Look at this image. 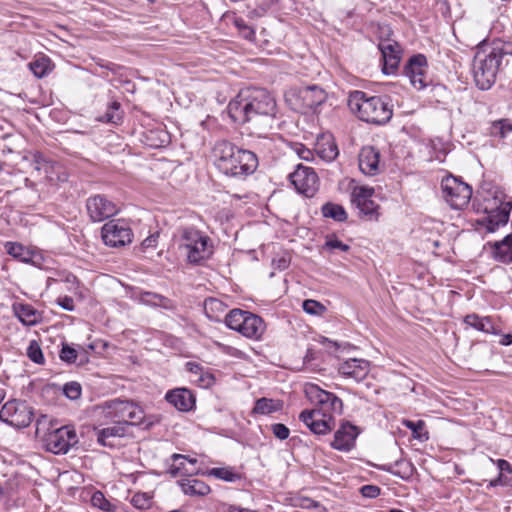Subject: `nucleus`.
Segmentation results:
<instances>
[{
	"instance_id": "1",
	"label": "nucleus",
	"mask_w": 512,
	"mask_h": 512,
	"mask_svg": "<svg viewBox=\"0 0 512 512\" xmlns=\"http://www.w3.org/2000/svg\"><path fill=\"white\" fill-rule=\"evenodd\" d=\"M229 117L237 124H248L258 135L271 130L275 123L277 105L274 97L265 89L241 90L227 107Z\"/></svg>"
},
{
	"instance_id": "2",
	"label": "nucleus",
	"mask_w": 512,
	"mask_h": 512,
	"mask_svg": "<svg viewBox=\"0 0 512 512\" xmlns=\"http://www.w3.org/2000/svg\"><path fill=\"white\" fill-rule=\"evenodd\" d=\"M304 392L313 409L303 410L299 419L317 435H325L335 428V416L343 410V402L334 393L323 390L318 385L307 383Z\"/></svg>"
},
{
	"instance_id": "3",
	"label": "nucleus",
	"mask_w": 512,
	"mask_h": 512,
	"mask_svg": "<svg viewBox=\"0 0 512 512\" xmlns=\"http://www.w3.org/2000/svg\"><path fill=\"white\" fill-rule=\"evenodd\" d=\"M215 165L220 172L231 177L247 176L258 165L256 155L227 141H218L213 149Z\"/></svg>"
},
{
	"instance_id": "4",
	"label": "nucleus",
	"mask_w": 512,
	"mask_h": 512,
	"mask_svg": "<svg viewBox=\"0 0 512 512\" xmlns=\"http://www.w3.org/2000/svg\"><path fill=\"white\" fill-rule=\"evenodd\" d=\"M348 107L360 120L372 124H385L393 115L392 107L385 98L369 97L359 90L349 94Z\"/></svg>"
},
{
	"instance_id": "5",
	"label": "nucleus",
	"mask_w": 512,
	"mask_h": 512,
	"mask_svg": "<svg viewBox=\"0 0 512 512\" xmlns=\"http://www.w3.org/2000/svg\"><path fill=\"white\" fill-rule=\"evenodd\" d=\"M211 239L194 227L180 229V248L185 250L190 263H200L212 254Z\"/></svg>"
},
{
	"instance_id": "6",
	"label": "nucleus",
	"mask_w": 512,
	"mask_h": 512,
	"mask_svg": "<svg viewBox=\"0 0 512 512\" xmlns=\"http://www.w3.org/2000/svg\"><path fill=\"white\" fill-rule=\"evenodd\" d=\"M500 59L490 47L479 50L473 61V74L476 85L481 90L489 89L495 82Z\"/></svg>"
},
{
	"instance_id": "7",
	"label": "nucleus",
	"mask_w": 512,
	"mask_h": 512,
	"mask_svg": "<svg viewBox=\"0 0 512 512\" xmlns=\"http://www.w3.org/2000/svg\"><path fill=\"white\" fill-rule=\"evenodd\" d=\"M101 414L107 422L124 423L128 427L139 425L144 418V412L139 406L120 399L105 402L101 407Z\"/></svg>"
},
{
	"instance_id": "8",
	"label": "nucleus",
	"mask_w": 512,
	"mask_h": 512,
	"mask_svg": "<svg viewBox=\"0 0 512 512\" xmlns=\"http://www.w3.org/2000/svg\"><path fill=\"white\" fill-rule=\"evenodd\" d=\"M441 189L444 199L453 209L466 207L472 196L470 185L453 175H447L442 179Z\"/></svg>"
},
{
	"instance_id": "9",
	"label": "nucleus",
	"mask_w": 512,
	"mask_h": 512,
	"mask_svg": "<svg viewBox=\"0 0 512 512\" xmlns=\"http://www.w3.org/2000/svg\"><path fill=\"white\" fill-rule=\"evenodd\" d=\"M512 210L511 201H503L501 197L494 196L493 199L485 200L484 211L487 214L484 218L489 232H494L500 226L505 225Z\"/></svg>"
},
{
	"instance_id": "10",
	"label": "nucleus",
	"mask_w": 512,
	"mask_h": 512,
	"mask_svg": "<svg viewBox=\"0 0 512 512\" xmlns=\"http://www.w3.org/2000/svg\"><path fill=\"white\" fill-rule=\"evenodd\" d=\"M33 418V412L25 401L10 400L0 410V419L16 428L27 427Z\"/></svg>"
},
{
	"instance_id": "11",
	"label": "nucleus",
	"mask_w": 512,
	"mask_h": 512,
	"mask_svg": "<svg viewBox=\"0 0 512 512\" xmlns=\"http://www.w3.org/2000/svg\"><path fill=\"white\" fill-rule=\"evenodd\" d=\"M289 178L295 189L306 197H313L318 191L319 179L311 167L299 164Z\"/></svg>"
},
{
	"instance_id": "12",
	"label": "nucleus",
	"mask_w": 512,
	"mask_h": 512,
	"mask_svg": "<svg viewBox=\"0 0 512 512\" xmlns=\"http://www.w3.org/2000/svg\"><path fill=\"white\" fill-rule=\"evenodd\" d=\"M77 443L76 431L69 426H63L54 430L46 438L47 450L54 454H65Z\"/></svg>"
},
{
	"instance_id": "13",
	"label": "nucleus",
	"mask_w": 512,
	"mask_h": 512,
	"mask_svg": "<svg viewBox=\"0 0 512 512\" xmlns=\"http://www.w3.org/2000/svg\"><path fill=\"white\" fill-rule=\"evenodd\" d=\"M102 239L107 246L121 247L132 241V231L122 221H109L101 229Z\"/></svg>"
},
{
	"instance_id": "14",
	"label": "nucleus",
	"mask_w": 512,
	"mask_h": 512,
	"mask_svg": "<svg viewBox=\"0 0 512 512\" xmlns=\"http://www.w3.org/2000/svg\"><path fill=\"white\" fill-rule=\"evenodd\" d=\"M31 166L39 175H43L49 182L65 181L66 175L62 166L40 152L32 154Z\"/></svg>"
},
{
	"instance_id": "15",
	"label": "nucleus",
	"mask_w": 512,
	"mask_h": 512,
	"mask_svg": "<svg viewBox=\"0 0 512 512\" xmlns=\"http://www.w3.org/2000/svg\"><path fill=\"white\" fill-rule=\"evenodd\" d=\"M86 208L90 219L94 222H101L117 213L116 205L103 195L89 197Z\"/></svg>"
},
{
	"instance_id": "16",
	"label": "nucleus",
	"mask_w": 512,
	"mask_h": 512,
	"mask_svg": "<svg viewBox=\"0 0 512 512\" xmlns=\"http://www.w3.org/2000/svg\"><path fill=\"white\" fill-rule=\"evenodd\" d=\"M427 60L422 54L412 56L404 67V74L417 90H422L427 85Z\"/></svg>"
},
{
	"instance_id": "17",
	"label": "nucleus",
	"mask_w": 512,
	"mask_h": 512,
	"mask_svg": "<svg viewBox=\"0 0 512 512\" xmlns=\"http://www.w3.org/2000/svg\"><path fill=\"white\" fill-rule=\"evenodd\" d=\"M295 96L299 102L296 109L304 113L315 110L325 102L327 97L325 91L316 85L299 89Z\"/></svg>"
},
{
	"instance_id": "18",
	"label": "nucleus",
	"mask_w": 512,
	"mask_h": 512,
	"mask_svg": "<svg viewBox=\"0 0 512 512\" xmlns=\"http://www.w3.org/2000/svg\"><path fill=\"white\" fill-rule=\"evenodd\" d=\"M358 434L359 430L355 425L344 422L336 430L331 446L336 450L349 451L353 448Z\"/></svg>"
},
{
	"instance_id": "19",
	"label": "nucleus",
	"mask_w": 512,
	"mask_h": 512,
	"mask_svg": "<svg viewBox=\"0 0 512 512\" xmlns=\"http://www.w3.org/2000/svg\"><path fill=\"white\" fill-rule=\"evenodd\" d=\"M370 370V363L364 359L351 358L342 362L338 372L345 378L360 382L366 378Z\"/></svg>"
},
{
	"instance_id": "20",
	"label": "nucleus",
	"mask_w": 512,
	"mask_h": 512,
	"mask_svg": "<svg viewBox=\"0 0 512 512\" xmlns=\"http://www.w3.org/2000/svg\"><path fill=\"white\" fill-rule=\"evenodd\" d=\"M359 168L365 175L374 176L380 171V153L373 146H365L358 157Z\"/></svg>"
},
{
	"instance_id": "21",
	"label": "nucleus",
	"mask_w": 512,
	"mask_h": 512,
	"mask_svg": "<svg viewBox=\"0 0 512 512\" xmlns=\"http://www.w3.org/2000/svg\"><path fill=\"white\" fill-rule=\"evenodd\" d=\"M379 49L383 58V72L385 74L393 73L400 62L401 49L398 43L383 41L379 44Z\"/></svg>"
},
{
	"instance_id": "22",
	"label": "nucleus",
	"mask_w": 512,
	"mask_h": 512,
	"mask_svg": "<svg viewBox=\"0 0 512 512\" xmlns=\"http://www.w3.org/2000/svg\"><path fill=\"white\" fill-rule=\"evenodd\" d=\"M165 399L179 411H189L195 404L193 393L186 388H177L167 392Z\"/></svg>"
},
{
	"instance_id": "23",
	"label": "nucleus",
	"mask_w": 512,
	"mask_h": 512,
	"mask_svg": "<svg viewBox=\"0 0 512 512\" xmlns=\"http://www.w3.org/2000/svg\"><path fill=\"white\" fill-rule=\"evenodd\" d=\"M112 426L97 429V441L99 444L107 447H113L112 439L124 437L127 433L128 426L124 423L112 422Z\"/></svg>"
},
{
	"instance_id": "24",
	"label": "nucleus",
	"mask_w": 512,
	"mask_h": 512,
	"mask_svg": "<svg viewBox=\"0 0 512 512\" xmlns=\"http://www.w3.org/2000/svg\"><path fill=\"white\" fill-rule=\"evenodd\" d=\"M265 323L263 319L250 312L248 316L245 317L244 323H242L238 332L247 338L259 339L265 331Z\"/></svg>"
},
{
	"instance_id": "25",
	"label": "nucleus",
	"mask_w": 512,
	"mask_h": 512,
	"mask_svg": "<svg viewBox=\"0 0 512 512\" xmlns=\"http://www.w3.org/2000/svg\"><path fill=\"white\" fill-rule=\"evenodd\" d=\"M6 251L12 257L20 260L23 263H29L35 266H40V256L33 251L25 248L19 243L16 242H7L5 244Z\"/></svg>"
},
{
	"instance_id": "26",
	"label": "nucleus",
	"mask_w": 512,
	"mask_h": 512,
	"mask_svg": "<svg viewBox=\"0 0 512 512\" xmlns=\"http://www.w3.org/2000/svg\"><path fill=\"white\" fill-rule=\"evenodd\" d=\"M13 311L16 317L27 326L35 325L41 321V313L30 304L14 303Z\"/></svg>"
},
{
	"instance_id": "27",
	"label": "nucleus",
	"mask_w": 512,
	"mask_h": 512,
	"mask_svg": "<svg viewBox=\"0 0 512 512\" xmlns=\"http://www.w3.org/2000/svg\"><path fill=\"white\" fill-rule=\"evenodd\" d=\"M494 258L502 263L512 262V234L505 236L493 245Z\"/></svg>"
},
{
	"instance_id": "28",
	"label": "nucleus",
	"mask_w": 512,
	"mask_h": 512,
	"mask_svg": "<svg viewBox=\"0 0 512 512\" xmlns=\"http://www.w3.org/2000/svg\"><path fill=\"white\" fill-rule=\"evenodd\" d=\"M282 408L283 402L281 400L260 398L255 402L252 413L260 415H269L274 412L282 410Z\"/></svg>"
},
{
	"instance_id": "29",
	"label": "nucleus",
	"mask_w": 512,
	"mask_h": 512,
	"mask_svg": "<svg viewBox=\"0 0 512 512\" xmlns=\"http://www.w3.org/2000/svg\"><path fill=\"white\" fill-rule=\"evenodd\" d=\"M316 151L318 155L326 161L334 160L338 155V148L335 142L328 138H323L321 141L317 143Z\"/></svg>"
},
{
	"instance_id": "30",
	"label": "nucleus",
	"mask_w": 512,
	"mask_h": 512,
	"mask_svg": "<svg viewBox=\"0 0 512 512\" xmlns=\"http://www.w3.org/2000/svg\"><path fill=\"white\" fill-rule=\"evenodd\" d=\"M140 301L145 305L162 307L165 309H172L174 307L170 299L152 292L142 293L140 296Z\"/></svg>"
},
{
	"instance_id": "31",
	"label": "nucleus",
	"mask_w": 512,
	"mask_h": 512,
	"mask_svg": "<svg viewBox=\"0 0 512 512\" xmlns=\"http://www.w3.org/2000/svg\"><path fill=\"white\" fill-rule=\"evenodd\" d=\"M181 486L183 492L187 495L204 496L210 492V487L198 479H188Z\"/></svg>"
},
{
	"instance_id": "32",
	"label": "nucleus",
	"mask_w": 512,
	"mask_h": 512,
	"mask_svg": "<svg viewBox=\"0 0 512 512\" xmlns=\"http://www.w3.org/2000/svg\"><path fill=\"white\" fill-rule=\"evenodd\" d=\"M512 133V120L504 118L493 121L489 128V135L500 139L506 138Z\"/></svg>"
},
{
	"instance_id": "33",
	"label": "nucleus",
	"mask_w": 512,
	"mask_h": 512,
	"mask_svg": "<svg viewBox=\"0 0 512 512\" xmlns=\"http://www.w3.org/2000/svg\"><path fill=\"white\" fill-rule=\"evenodd\" d=\"M464 322L467 325L485 333H490L494 330L493 323L488 317H479L476 314H470L465 317Z\"/></svg>"
},
{
	"instance_id": "34",
	"label": "nucleus",
	"mask_w": 512,
	"mask_h": 512,
	"mask_svg": "<svg viewBox=\"0 0 512 512\" xmlns=\"http://www.w3.org/2000/svg\"><path fill=\"white\" fill-rule=\"evenodd\" d=\"M225 310V304L216 298H209L204 301V311L208 318L212 320H218Z\"/></svg>"
},
{
	"instance_id": "35",
	"label": "nucleus",
	"mask_w": 512,
	"mask_h": 512,
	"mask_svg": "<svg viewBox=\"0 0 512 512\" xmlns=\"http://www.w3.org/2000/svg\"><path fill=\"white\" fill-rule=\"evenodd\" d=\"M322 214L326 218H332L335 221L343 222L347 219V213L345 209L335 203H326L322 207Z\"/></svg>"
},
{
	"instance_id": "36",
	"label": "nucleus",
	"mask_w": 512,
	"mask_h": 512,
	"mask_svg": "<svg viewBox=\"0 0 512 512\" xmlns=\"http://www.w3.org/2000/svg\"><path fill=\"white\" fill-rule=\"evenodd\" d=\"M250 314L249 311H244L241 309H232L225 317L226 325L238 332L242 323L245 321V317Z\"/></svg>"
},
{
	"instance_id": "37",
	"label": "nucleus",
	"mask_w": 512,
	"mask_h": 512,
	"mask_svg": "<svg viewBox=\"0 0 512 512\" xmlns=\"http://www.w3.org/2000/svg\"><path fill=\"white\" fill-rule=\"evenodd\" d=\"M29 68L36 77L42 78L51 71V62L46 57H40L32 61Z\"/></svg>"
},
{
	"instance_id": "38",
	"label": "nucleus",
	"mask_w": 512,
	"mask_h": 512,
	"mask_svg": "<svg viewBox=\"0 0 512 512\" xmlns=\"http://www.w3.org/2000/svg\"><path fill=\"white\" fill-rule=\"evenodd\" d=\"M394 466L399 468V469L398 470H393L392 466H389L387 468L385 467L383 469L385 471L389 472V473H392V474H394L396 476L401 477L402 479H408L413 474L414 467L409 462H406V461H403V460H398V461H396L394 463Z\"/></svg>"
},
{
	"instance_id": "39",
	"label": "nucleus",
	"mask_w": 512,
	"mask_h": 512,
	"mask_svg": "<svg viewBox=\"0 0 512 512\" xmlns=\"http://www.w3.org/2000/svg\"><path fill=\"white\" fill-rule=\"evenodd\" d=\"M373 194H374L373 188L366 187V186L355 187L351 194V202L355 206H359L361 203L372 198Z\"/></svg>"
},
{
	"instance_id": "40",
	"label": "nucleus",
	"mask_w": 512,
	"mask_h": 512,
	"mask_svg": "<svg viewBox=\"0 0 512 512\" xmlns=\"http://www.w3.org/2000/svg\"><path fill=\"white\" fill-rule=\"evenodd\" d=\"M209 475H212L226 482H235L241 479V475L239 473L234 472L232 468L228 467L212 468L209 471Z\"/></svg>"
},
{
	"instance_id": "41",
	"label": "nucleus",
	"mask_w": 512,
	"mask_h": 512,
	"mask_svg": "<svg viewBox=\"0 0 512 512\" xmlns=\"http://www.w3.org/2000/svg\"><path fill=\"white\" fill-rule=\"evenodd\" d=\"M120 110V103L117 101H114L110 104L105 114L100 118L101 121H105L108 123H118L121 121L122 116L119 112Z\"/></svg>"
},
{
	"instance_id": "42",
	"label": "nucleus",
	"mask_w": 512,
	"mask_h": 512,
	"mask_svg": "<svg viewBox=\"0 0 512 512\" xmlns=\"http://www.w3.org/2000/svg\"><path fill=\"white\" fill-rule=\"evenodd\" d=\"M91 504L93 507L99 508L106 512L113 511L114 506L105 498L104 494L96 491L92 494Z\"/></svg>"
},
{
	"instance_id": "43",
	"label": "nucleus",
	"mask_w": 512,
	"mask_h": 512,
	"mask_svg": "<svg viewBox=\"0 0 512 512\" xmlns=\"http://www.w3.org/2000/svg\"><path fill=\"white\" fill-rule=\"evenodd\" d=\"M131 504L140 510L149 509L152 505V498L147 493H136L131 498Z\"/></svg>"
},
{
	"instance_id": "44",
	"label": "nucleus",
	"mask_w": 512,
	"mask_h": 512,
	"mask_svg": "<svg viewBox=\"0 0 512 512\" xmlns=\"http://www.w3.org/2000/svg\"><path fill=\"white\" fill-rule=\"evenodd\" d=\"M495 54H497L500 61L505 55H512V40L511 41H495L492 46H489Z\"/></svg>"
},
{
	"instance_id": "45",
	"label": "nucleus",
	"mask_w": 512,
	"mask_h": 512,
	"mask_svg": "<svg viewBox=\"0 0 512 512\" xmlns=\"http://www.w3.org/2000/svg\"><path fill=\"white\" fill-rule=\"evenodd\" d=\"M27 356L31 361H33L36 364H43L45 360L41 347L35 340L29 343V346L27 348Z\"/></svg>"
},
{
	"instance_id": "46",
	"label": "nucleus",
	"mask_w": 512,
	"mask_h": 512,
	"mask_svg": "<svg viewBox=\"0 0 512 512\" xmlns=\"http://www.w3.org/2000/svg\"><path fill=\"white\" fill-rule=\"evenodd\" d=\"M302 308L310 315H321L326 309L323 304L313 299L304 300Z\"/></svg>"
},
{
	"instance_id": "47",
	"label": "nucleus",
	"mask_w": 512,
	"mask_h": 512,
	"mask_svg": "<svg viewBox=\"0 0 512 512\" xmlns=\"http://www.w3.org/2000/svg\"><path fill=\"white\" fill-rule=\"evenodd\" d=\"M235 26L238 29V32L240 35L249 41H253L255 38V31L254 29L249 26L243 19L238 18L235 20Z\"/></svg>"
},
{
	"instance_id": "48",
	"label": "nucleus",
	"mask_w": 512,
	"mask_h": 512,
	"mask_svg": "<svg viewBox=\"0 0 512 512\" xmlns=\"http://www.w3.org/2000/svg\"><path fill=\"white\" fill-rule=\"evenodd\" d=\"M63 392L71 400H76L81 396L82 388L77 382H69L64 385Z\"/></svg>"
},
{
	"instance_id": "49",
	"label": "nucleus",
	"mask_w": 512,
	"mask_h": 512,
	"mask_svg": "<svg viewBox=\"0 0 512 512\" xmlns=\"http://www.w3.org/2000/svg\"><path fill=\"white\" fill-rule=\"evenodd\" d=\"M402 424L410 429L413 433L414 438L417 439H423V435L421 434V431L424 429L425 423L422 420H419L417 422L411 421V420H403Z\"/></svg>"
},
{
	"instance_id": "50",
	"label": "nucleus",
	"mask_w": 512,
	"mask_h": 512,
	"mask_svg": "<svg viewBox=\"0 0 512 512\" xmlns=\"http://www.w3.org/2000/svg\"><path fill=\"white\" fill-rule=\"evenodd\" d=\"M356 207L359 209L361 214L372 217L376 214L378 205L370 198Z\"/></svg>"
},
{
	"instance_id": "51",
	"label": "nucleus",
	"mask_w": 512,
	"mask_h": 512,
	"mask_svg": "<svg viewBox=\"0 0 512 512\" xmlns=\"http://www.w3.org/2000/svg\"><path fill=\"white\" fill-rule=\"evenodd\" d=\"M271 431H272L273 435L280 440H285L290 435L289 428L282 423L272 424Z\"/></svg>"
},
{
	"instance_id": "52",
	"label": "nucleus",
	"mask_w": 512,
	"mask_h": 512,
	"mask_svg": "<svg viewBox=\"0 0 512 512\" xmlns=\"http://www.w3.org/2000/svg\"><path fill=\"white\" fill-rule=\"evenodd\" d=\"M60 358L67 363H74L77 358V351L69 345H63L60 351Z\"/></svg>"
},
{
	"instance_id": "53",
	"label": "nucleus",
	"mask_w": 512,
	"mask_h": 512,
	"mask_svg": "<svg viewBox=\"0 0 512 512\" xmlns=\"http://www.w3.org/2000/svg\"><path fill=\"white\" fill-rule=\"evenodd\" d=\"M196 381L199 383L201 387L208 388L215 383V377L213 376L212 373L203 369L202 373L198 375Z\"/></svg>"
},
{
	"instance_id": "54",
	"label": "nucleus",
	"mask_w": 512,
	"mask_h": 512,
	"mask_svg": "<svg viewBox=\"0 0 512 512\" xmlns=\"http://www.w3.org/2000/svg\"><path fill=\"white\" fill-rule=\"evenodd\" d=\"M325 247H327L330 250L339 249V250L344 251V252L348 251L349 248H350L347 244L343 243L342 241H340L336 237L328 238L326 240Z\"/></svg>"
},
{
	"instance_id": "55",
	"label": "nucleus",
	"mask_w": 512,
	"mask_h": 512,
	"mask_svg": "<svg viewBox=\"0 0 512 512\" xmlns=\"http://www.w3.org/2000/svg\"><path fill=\"white\" fill-rule=\"evenodd\" d=\"M173 458L175 461L177 460H182V462H180L179 466L177 467V469H183L185 470L186 473H189V474H192L194 473L195 471L192 470V469H188L185 465V461L189 462L190 464H195L197 462L196 459H189L187 456H184V455H181V454H174L173 455Z\"/></svg>"
},
{
	"instance_id": "56",
	"label": "nucleus",
	"mask_w": 512,
	"mask_h": 512,
	"mask_svg": "<svg viewBox=\"0 0 512 512\" xmlns=\"http://www.w3.org/2000/svg\"><path fill=\"white\" fill-rule=\"evenodd\" d=\"M381 489L376 485H365L361 488L362 496L366 498H376L380 495Z\"/></svg>"
},
{
	"instance_id": "57",
	"label": "nucleus",
	"mask_w": 512,
	"mask_h": 512,
	"mask_svg": "<svg viewBox=\"0 0 512 512\" xmlns=\"http://www.w3.org/2000/svg\"><path fill=\"white\" fill-rule=\"evenodd\" d=\"M58 305L67 311H73L74 310V301L69 296L60 297L57 300Z\"/></svg>"
},
{
	"instance_id": "58",
	"label": "nucleus",
	"mask_w": 512,
	"mask_h": 512,
	"mask_svg": "<svg viewBox=\"0 0 512 512\" xmlns=\"http://www.w3.org/2000/svg\"><path fill=\"white\" fill-rule=\"evenodd\" d=\"M296 152H297L298 156L303 160L308 161L312 158L311 150L305 148L303 145H300L299 147H297Z\"/></svg>"
},
{
	"instance_id": "59",
	"label": "nucleus",
	"mask_w": 512,
	"mask_h": 512,
	"mask_svg": "<svg viewBox=\"0 0 512 512\" xmlns=\"http://www.w3.org/2000/svg\"><path fill=\"white\" fill-rule=\"evenodd\" d=\"M497 466H498V469L500 471L499 474L503 475V473H508L510 471H512V466L510 465V463L504 459H499L497 460Z\"/></svg>"
},
{
	"instance_id": "60",
	"label": "nucleus",
	"mask_w": 512,
	"mask_h": 512,
	"mask_svg": "<svg viewBox=\"0 0 512 512\" xmlns=\"http://www.w3.org/2000/svg\"><path fill=\"white\" fill-rule=\"evenodd\" d=\"M186 368L189 372L195 374L196 376H198L200 373H202V371L204 369L203 366H201L200 364L195 363V362H187Z\"/></svg>"
},
{
	"instance_id": "61",
	"label": "nucleus",
	"mask_w": 512,
	"mask_h": 512,
	"mask_svg": "<svg viewBox=\"0 0 512 512\" xmlns=\"http://www.w3.org/2000/svg\"><path fill=\"white\" fill-rule=\"evenodd\" d=\"M504 486L512 488V470L508 473H503Z\"/></svg>"
},
{
	"instance_id": "62",
	"label": "nucleus",
	"mask_w": 512,
	"mask_h": 512,
	"mask_svg": "<svg viewBox=\"0 0 512 512\" xmlns=\"http://www.w3.org/2000/svg\"><path fill=\"white\" fill-rule=\"evenodd\" d=\"M499 485L504 486L503 476L501 474H499L497 478L491 480L489 482L488 486L489 487H496V486H499Z\"/></svg>"
},
{
	"instance_id": "63",
	"label": "nucleus",
	"mask_w": 512,
	"mask_h": 512,
	"mask_svg": "<svg viewBox=\"0 0 512 512\" xmlns=\"http://www.w3.org/2000/svg\"><path fill=\"white\" fill-rule=\"evenodd\" d=\"M155 239H156V236L155 235H152L148 238H146L144 241H143V245L145 247H151L154 245V242H155Z\"/></svg>"
},
{
	"instance_id": "64",
	"label": "nucleus",
	"mask_w": 512,
	"mask_h": 512,
	"mask_svg": "<svg viewBox=\"0 0 512 512\" xmlns=\"http://www.w3.org/2000/svg\"><path fill=\"white\" fill-rule=\"evenodd\" d=\"M227 512H250V510H246V509H241V508H237V507H234V506H230L228 508Z\"/></svg>"
}]
</instances>
